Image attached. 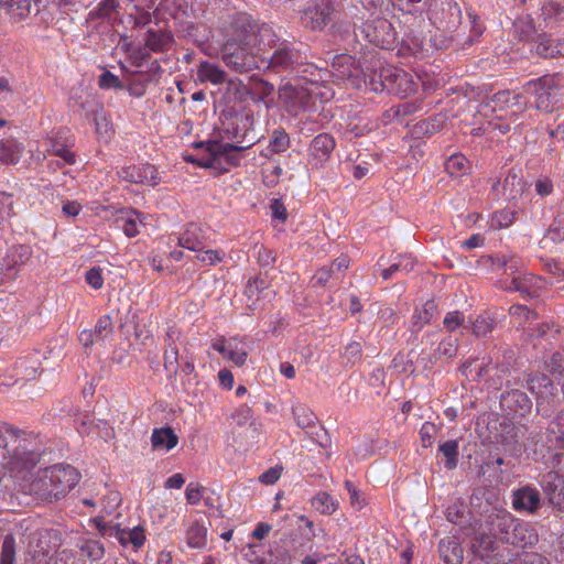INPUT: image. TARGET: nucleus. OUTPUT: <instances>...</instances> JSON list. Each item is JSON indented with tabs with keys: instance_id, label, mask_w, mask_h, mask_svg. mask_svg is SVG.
Returning <instances> with one entry per match:
<instances>
[{
	"instance_id": "obj_9",
	"label": "nucleus",
	"mask_w": 564,
	"mask_h": 564,
	"mask_svg": "<svg viewBox=\"0 0 564 564\" xmlns=\"http://www.w3.org/2000/svg\"><path fill=\"white\" fill-rule=\"evenodd\" d=\"M336 142L333 135L328 133L317 134L311 142L308 149V164L313 169L321 170L329 161Z\"/></svg>"
},
{
	"instance_id": "obj_3",
	"label": "nucleus",
	"mask_w": 564,
	"mask_h": 564,
	"mask_svg": "<svg viewBox=\"0 0 564 564\" xmlns=\"http://www.w3.org/2000/svg\"><path fill=\"white\" fill-rule=\"evenodd\" d=\"M250 132L247 130L241 141L237 143H220L209 142L207 144V151L209 158L202 162L200 165L205 167H215L221 162H226L229 165L237 166L241 160V153L251 148L254 144V135L249 138Z\"/></svg>"
},
{
	"instance_id": "obj_20",
	"label": "nucleus",
	"mask_w": 564,
	"mask_h": 564,
	"mask_svg": "<svg viewBox=\"0 0 564 564\" xmlns=\"http://www.w3.org/2000/svg\"><path fill=\"white\" fill-rule=\"evenodd\" d=\"M542 488L552 505L561 506L564 501L563 479L555 471H549L543 476Z\"/></svg>"
},
{
	"instance_id": "obj_53",
	"label": "nucleus",
	"mask_w": 564,
	"mask_h": 564,
	"mask_svg": "<svg viewBox=\"0 0 564 564\" xmlns=\"http://www.w3.org/2000/svg\"><path fill=\"white\" fill-rule=\"evenodd\" d=\"M257 259L260 267L264 269L272 268L275 263L274 251L262 246L258 248Z\"/></svg>"
},
{
	"instance_id": "obj_57",
	"label": "nucleus",
	"mask_w": 564,
	"mask_h": 564,
	"mask_svg": "<svg viewBox=\"0 0 564 564\" xmlns=\"http://www.w3.org/2000/svg\"><path fill=\"white\" fill-rule=\"evenodd\" d=\"M267 564H291V555L286 550H271Z\"/></svg>"
},
{
	"instance_id": "obj_7",
	"label": "nucleus",
	"mask_w": 564,
	"mask_h": 564,
	"mask_svg": "<svg viewBox=\"0 0 564 564\" xmlns=\"http://www.w3.org/2000/svg\"><path fill=\"white\" fill-rule=\"evenodd\" d=\"M54 540H57L55 531L44 530L35 533L29 543V554L32 564H50L51 553L55 547Z\"/></svg>"
},
{
	"instance_id": "obj_33",
	"label": "nucleus",
	"mask_w": 564,
	"mask_h": 564,
	"mask_svg": "<svg viewBox=\"0 0 564 564\" xmlns=\"http://www.w3.org/2000/svg\"><path fill=\"white\" fill-rule=\"evenodd\" d=\"M329 17L328 8L310 7L302 13V22L313 30L322 29L327 24Z\"/></svg>"
},
{
	"instance_id": "obj_63",
	"label": "nucleus",
	"mask_w": 564,
	"mask_h": 564,
	"mask_svg": "<svg viewBox=\"0 0 564 564\" xmlns=\"http://www.w3.org/2000/svg\"><path fill=\"white\" fill-rule=\"evenodd\" d=\"M546 271L557 278L564 280V263L557 260H550L545 263Z\"/></svg>"
},
{
	"instance_id": "obj_8",
	"label": "nucleus",
	"mask_w": 564,
	"mask_h": 564,
	"mask_svg": "<svg viewBox=\"0 0 564 564\" xmlns=\"http://www.w3.org/2000/svg\"><path fill=\"white\" fill-rule=\"evenodd\" d=\"M120 180L147 186H156L161 178L154 165L149 163L124 165L118 170Z\"/></svg>"
},
{
	"instance_id": "obj_52",
	"label": "nucleus",
	"mask_w": 564,
	"mask_h": 564,
	"mask_svg": "<svg viewBox=\"0 0 564 564\" xmlns=\"http://www.w3.org/2000/svg\"><path fill=\"white\" fill-rule=\"evenodd\" d=\"M85 281L94 290H100L104 286L102 269L100 267L90 268L85 274Z\"/></svg>"
},
{
	"instance_id": "obj_32",
	"label": "nucleus",
	"mask_w": 564,
	"mask_h": 564,
	"mask_svg": "<svg viewBox=\"0 0 564 564\" xmlns=\"http://www.w3.org/2000/svg\"><path fill=\"white\" fill-rule=\"evenodd\" d=\"M178 443V437L172 427L155 429L151 436V444L154 449H172Z\"/></svg>"
},
{
	"instance_id": "obj_15",
	"label": "nucleus",
	"mask_w": 564,
	"mask_h": 564,
	"mask_svg": "<svg viewBox=\"0 0 564 564\" xmlns=\"http://www.w3.org/2000/svg\"><path fill=\"white\" fill-rule=\"evenodd\" d=\"M540 278L530 273L514 275L510 282L502 285L503 290L519 292L523 297H535L539 295Z\"/></svg>"
},
{
	"instance_id": "obj_61",
	"label": "nucleus",
	"mask_w": 564,
	"mask_h": 564,
	"mask_svg": "<svg viewBox=\"0 0 564 564\" xmlns=\"http://www.w3.org/2000/svg\"><path fill=\"white\" fill-rule=\"evenodd\" d=\"M345 487L348 490L349 496H350V505L354 508L361 509L365 506V500L362 498H360L359 491L356 489V487L349 480L345 481Z\"/></svg>"
},
{
	"instance_id": "obj_59",
	"label": "nucleus",
	"mask_w": 564,
	"mask_h": 564,
	"mask_svg": "<svg viewBox=\"0 0 564 564\" xmlns=\"http://www.w3.org/2000/svg\"><path fill=\"white\" fill-rule=\"evenodd\" d=\"M397 263L400 272L408 274L414 269L416 259L411 254H402L398 257Z\"/></svg>"
},
{
	"instance_id": "obj_19",
	"label": "nucleus",
	"mask_w": 564,
	"mask_h": 564,
	"mask_svg": "<svg viewBox=\"0 0 564 564\" xmlns=\"http://www.w3.org/2000/svg\"><path fill=\"white\" fill-rule=\"evenodd\" d=\"M116 224L130 238L138 236L144 226L141 213L135 209L122 210Z\"/></svg>"
},
{
	"instance_id": "obj_56",
	"label": "nucleus",
	"mask_w": 564,
	"mask_h": 564,
	"mask_svg": "<svg viewBox=\"0 0 564 564\" xmlns=\"http://www.w3.org/2000/svg\"><path fill=\"white\" fill-rule=\"evenodd\" d=\"M99 86L101 88H121V82L118 78V76L113 75L112 73L106 70L99 76Z\"/></svg>"
},
{
	"instance_id": "obj_46",
	"label": "nucleus",
	"mask_w": 564,
	"mask_h": 564,
	"mask_svg": "<svg viewBox=\"0 0 564 564\" xmlns=\"http://www.w3.org/2000/svg\"><path fill=\"white\" fill-rule=\"evenodd\" d=\"M116 535L122 544L132 543L135 547H140L144 543V534L141 529L120 530L118 529Z\"/></svg>"
},
{
	"instance_id": "obj_41",
	"label": "nucleus",
	"mask_w": 564,
	"mask_h": 564,
	"mask_svg": "<svg viewBox=\"0 0 564 564\" xmlns=\"http://www.w3.org/2000/svg\"><path fill=\"white\" fill-rule=\"evenodd\" d=\"M434 304L432 302L425 303L421 308L415 310L412 316V330H420L424 325L429 324L432 319Z\"/></svg>"
},
{
	"instance_id": "obj_25",
	"label": "nucleus",
	"mask_w": 564,
	"mask_h": 564,
	"mask_svg": "<svg viewBox=\"0 0 564 564\" xmlns=\"http://www.w3.org/2000/svg\"><path fill=\"white\" fill-rule=\"evenodd\" d=\"M279 97L294 112L303 108L307 102V94L303 88H296L288 84L280 88Z\"/></svg>"
},
{
	"instance_id": "obj_58",
	"label": "nucleus",
	"mask_w": 564,
	"mask_h": 564,
	"mask_svg": "<svg viewBox=\"0 0 564 564\" xmlns=\"http://www.w3.org/2000/svg\"><path fill=\"white\" fill-rule=\"evenodd\" d=\"M436 429L435 425L431 422H425L421 430L420 436L424 447H429L432 444V438L435 435Z\"/></svg>"
},
{
	"instance_id": "obj_62",
	"label": "nucleus",
	"mask_w": 564,
	"mask_h": 564,
	"mask_svg": "<svg viewBox=\"0 0 564 564\" xmlns=\"http://www.w3.org/2000/svg\"><path fill=\"white\" fill-rule=\"evenodd\" d=\"M17 278V271L12 270L8 264L6 258L0 259V284L11 282Z\"/></svg>"
},
{
	"instance_id": "obj_24",
	"label": "nucleus",
	"mask_w": 564,
	"mask_h": 564,
	"mask_svg": "<svg viewBox=\"0 0 564 564\" xmlns=\"http://www.w3.org/2000/svg\"><path fill=\"white\" fill-rule=\"evenodd\" d=\"M50 469L45 468L41 470L36 478H34L30 484V491L35 495L37 498L43 500L55 499L54 486L53 481H50Z\"/></svg>"
},
{
	"instance_id": "obj_26",
	"label": "nucleus",
	"mask_w": 564,
	"mask_h": 564,
	"mask_svg": "<svg viewBox=\"0 0 564 564\" xmlns=\"http://www.w3.org/2000/svg\"><path fill=\"white\" fill-rule=\"evenodd\" d=\"M495 538L485 527V524H480L479 528L475 531V536L473 539L471 549L473 552L484 557L489 552L494 551Z\"/></svg>"
},
{
	"instance_id": "obj_27",
	"label": "nucleus",
	"mask_w": 564,
	"mask_h": 564,
	"mask_svg": "<svg viewBox=\"0 0 564 564\" xmlns=\"http://www.w3.org/2000/svg\"><path fill=\"white\" fill-rule=\"evenodd\" d=\"M332 67L334 76L340 80L350 79L359 73V66H357L354 58L347 54L337 56Z\"/></svg>"
},
{
	"instance_id": "obj_47",
	"label": "nucleus",
	"mask_w": 564,
	"mask_h": 564,
	"mask_svg": "<svg viewBox=\"0 0 564 564\" xmlns=\"http://www.w3.org/2000/svg\"><path fill=\"white\" fill-rule=\"evenodd\" d=\"M471 332L475 336L481 337L491 333L495 327L494 319L488 315H479L471 322Z\"/></svg>"
},
{
	"instance_id": "obj_43",
	"label": "nucleus",
	"mask_w": 564,
	"mask_h": 564,
	"mask_svg": "<svg viewBox=\"0 0 564 564\" xmlns=\"http://www.w3.org/2000/svg\"><path fill=\"white\" fill-rule=\"evenodd\" d=\"M312 506L323 514H332L337 509V502L325 491L318 492L312 499Z\"/></svg>"
},
{
	"instance_id": "obj_39",
	"label": "nucleus",
	"mask_w": 564,
	"mask_h": 564,
	"mask_svg": "<svg viewBox=\"0 0 564 564\" xmlns=\"http://www.w3.org/2000/svg\"><path fill=\"white\" fill-rule=\"evenodd\" d=\"M186 539L189 546L202 549L207 542V529L195 522L188 528Z\"/></svg>"
},
{
	"instance_id": "obj_10",
	"label": "nucleus",
	"mask_w": 564,
	"mask_h": 564,
	"mask_svg": "<svg viewBox=\"0 0 564 564\" xmlns=\"http://www.w3.org/2000/svg\"><path fill=\"white\" fill-rule=\"evenodd\" d=\"M50 481H53L55 499L65 496L79 481V474L76 468L69 465H55L48 467Z\"/></svg>"
},
{
	"instance_id": "obj_5",
	"label": "nucleus",
	"mask_w": 564,
	"mask_h": 564,
	"mask_svg": "<svg viewBox=\"0 0 564 564\" xmlns=\"http://www.w3.org/2000/svg\"><path fill=\"white\" fill-rule=\"evenodd\" d=\"M22 436L18 441H11L1 456L7 470L17 476L31 471L40 462V455L28 448Z\"/></svg>"
},
{
	"instance_id": "obj_44",
	"label": "nucleus",
	"mask_w": 564,
	"mask_h": 564,
	"mask_svg": "<svg viewBox=\"0 0 564 564\" xmlns=\"http://www.w3.org/2000/svg\"><path fill=\"white\" fill-rule=\"evenodd\" d=\"M15 562V538L7 534L1 545L0 564H14Z\"/></svg>"
},
{
	"instance_id": "obj_54",
	"label": "nucleus",
	"mask_w": 564,
	"mask_h": 564,
	"mask_svg": "<svg viewBox=\"0 0 564 564\" xmlns=\"http://www.w3.org/2000/svg\"><path fill=\"white\" fill-rule=\"evenodd\" d=\"M55 564H85L73 550H61L56 553Z\"/></svg>"
},
{
	"instance_id": "obj_21",
	"label": "nucleus",
	"mask_w": 564,
	"mask_h": 564,
	"mask_svg": "<svg viewBox=\"0 0 564 564\" xmlns=\"http://www.w3.org/2000/svg\"><path fill=\"white\" fill-rule=\"evenodd\" d=\"M24 153V145L17 139L9 137L0 140V162L7 165H15Z\"/></svg>"
},
{
	"instance_id": "obj_40",
	"label": "nucleus",
	"mask_w": 564,
	"mask_h": 564,
	"mask_svg": "<svg viewBox=\"0 0 564 564\" xmlns=\"http://www.w3.org/2000/svg\"><path fill=\"white\" fill-rule=\"evenodd\" d=\"M440 452L445 457V467L448 470L456 468L458 463V441L449 440L440 445Z\"/></svg>"
},
{
	"instance_id": "obj_14",
	"label": "nucleus",
	"mask_w": 564,
	"mask_h": 564,
	"mask_svg": "<svg viewBox=\"0 0 564 564\" xmlns=\"http://www.w3.org/2000/svg\"><path fill=\"white\" fill-rule=\"evenodd\" d=\"M513 519L512 514L505 509L495 510L487 516L484 524L495 539L503 542V536H508L509 530L512 528Z\"/></svg>"
},
{
	"instance_id": "obj_55",
	"label": "nucleus",
	"mask_w": 564,
	"mask_h": 564,
	"mask_svg": "<svg viewBox=\"0 0 564 564\" xmlns=\"http://www.w3.org/2000/svg\"><path fill=\"white\" fill-rule=\"evenodd\" d=\"M197 260H199L200 262L207 264V265H213L217 262H220L221 259H223V256L217 251V250H212V249H208V250H203V247L200 248V251H197Z\"/></svg>"
},
{
	"instance_id": "obj_48",
	"label": "nucleus",
	"mask_w": 564,
	"mask_h": 564,
	"mask_svg": "<svg viewBox=\"0 0 564 564\" xmlns=\"http://www.w3.org/2000/svg\"><path fill=\"white\" fill-rule=\"evenodd\" d=\"M541 14L544 21H562L564 20V7L557 2L549 1L541 8Z\"/></svg>"
},
{
	"instance_id": "obj_30",
	"label": "nucleus",
	"mask_w": 564,
	"mask_h": 564,
	"mask_svg": "<svg viewBox=\"0 0 564 564\" xmlns=\"http://www.w3.org/2000/svg\"><path fill=\"white\" fill-rule=\"evenodd\" d=\"M178 246L192 251H200L203 246V231L196 224L187 225L184 232L178 237Z\"/></svg>"
},
{
	"instance_id": "obj_2",
	"label": "nucleus",
	"mask_w": 564,
	"mask_h": 564,
	"mask_svg": "<svg viewBox=\"0 0 564 564\" xmlns=\"http://www.w3.org/2000/svg\"><path fill=\"white\" fill-rule=\"evenodd\" d=\"M365 84L371 91H387L401 98L408 97L417 88V84L410 74L393 66L381 67L378 74L375 72L373 75L368 76Z\"/></svg>"
},
{
	"instance_id": "obj_11",
	"label": "nucleus",
	"mask_w": 564,
	"mask_h": 564,
	"mask_svg": "<svg viewBox=\"0 0 564 564\" xmlns=\"http://www.w3.org/2000/svg\"><path fill=\"white\" fill-rule=\"evenodd\" d=\"M489 106L494 111L512 108V113L517 115L528 109V102L522 100V94L511 90H500L491 96Z\"/></svg>"
},
{
	"instance_id": "obj_50",
	"label": "nucleus",
	"mask_w": 564,
	"mask_h": 564,
	"mask_svg": "<svg viewBox=\"0 0 564 564\" xmlns=\"http://www.w3.org/2000/svg\"><path fill=\"white\" fill-rule=\"evenodd\" d=\"M252 93L254 99L267 102L273 96L274 86L267 80L258 79L253 83Z\"/></svg>"
},
{
	"instance_id": "obj_12",
	"label": "nucleus",
	"mask_w": 564,
	"mask_h": 564,
	"mask_svg": "<svg viewBox=\"0 0 564 564\" xmlns=\"http://www.w3.org/2000/svg\"><path fill=\"white\" fill-rule=\"evenodd\" d=\"M539 541L538 533L528 523L518 522L513 519L512 528L508 536H503V542L517 547L532 546Z\"/></svg>"
},
{
	"instance_id": "obj_42",
	"label": "nucleus",
	"mask_w": 564,
	"mask_h": 564,
	"mask_svg": "<svg viewBox=\"0 0 564 564\" xmlns=\"http://www.w3.org/2000/svg\"><path fill=\"white\" fill-rule=\"evenodd\" d=\"M212 347L218 352H245L246 349L245 343L237 337L230 339L218 338Z\"/></svg>"
},
{
	"instance_id": "obj_64",
	"label": "nucleus",
	"mask_w": 564,
	"mask_h": 564,
	"mask_svg": "<svg viewBox=\"0 0 564 564\" xmlns=\"http://www.w3.org/2000/svg\"><path fill=\"white\" fill-rule=\"evenodd\" d=\"M519 564H550L545 556L540 553H524Z\"/></svg>"
},
{
	"instance_id": "obj_13",
	"label": "nucleus",
	"mask_w": 564,
	"mask_h": 564,
	"mask_svg": "<svg viewBox=\"0 0 564 564\" xmlns=\"http://www.w3.org/2000/svg\"><path fill=\"white\" fill-rule=\"evenodd\" d=\"M113 333V323L109 315L101 316L94 329H84L79 334V341L85 348L93 346L99 341H104Z\"/></svg>"
},
{
	"instance_id": "obj_17",
	"label": "nucleus",
	"mask_w": 564,
	"mask_h": 564,
	"mask_svg": "<svg viewBox=\"0 0 564 564\" xmlns=\"http://www.w3.org/2000/svg\"><path fill=\"white\" fill-rule=\"evenodd\" d=\"M532 50L544 58L564 56V40L549 34H541L533 42Z\"/></svg>"
},
{
	"instance_id": "obj_29",
	"label": "nucleus",
	"mask_w": 564,
	"mask_h": 564,
	"mask_svg": "<svg viewBox=\"0 0 564 564\" xmlns=\"http://www.w3.org/2000/svg\"><path fill=\"white\" fill-rule=\"evenodd\" d=\"M524 188L523 178L514 170L509 171L502 183L503 196L509 200L517 199L522 196Z\"/></svg>"
},
{
	"instance_id": "obj_31",
	"label": "nucleus",
	"mask_w": 564,
	"mask_h": 564,
	"mask_svg": "<svg viewBox=\"0 0 564 564\" xmlns=\"http://www.w3.org/2000/svg\"><path fill=\"white\" fill-rule=\"evenodd\" d=\"M172 40L173 37L170 32L149 29L144 37V44L152 52H163L169 48Z\"/></svg>"
},
{
	"instance_id": "obj_1",
	"label": "nucleus",
	"mask_w": 564,
	"mask_h": 564,
	"mask_svg": "<svg viewBox=\"0 0 564 564\" xmlns=\"http://www.w3.org/2000/svg\"><path fill=\"white\" fill-rule=\"evenodd\" d=\"M259 33V25L247 13H239L231 20L220 47L221 61L230 70L243 74L260 67Z\"/></svg>"
},
{
	"instance_id": "obj_23",
	"label": "nucleus",
	"mask_w": 564,
	"mask_h": 564,
	"mask_svg": "<svg viewBox=\"0 0 564 564\" xmlns=\"http://www.w3.org/2000/svg\"><path fill=\"white\" fill-rule=\"evenodd\" d=\"M540 507V494L532 488L525 487L514 492L513 508L535 512Z\"/></svg>"
},
{
	"instance_id": "obj_6",
	"label": "nucleus",
	"mask_w": 564,
	"mask_h": 564,
	"mask_svg": "<svg viewBox=\"0 0 564 564\" xmlns=\"http://www.w3.org/2000/svg\"><path fill=\"white\" fill-rule=\"evenodd\" d=\"M362 31L370 43L384 50L392 47L397 40V32L392 23L382 17L367 21Z\"/></svg>"
},
{
	"instance_id": "obj_28",
	"label": "nucleus",
	"mask_w": 564,
	"mask_h": 564,
	"mask_svg": "<svg viewBox=\"0 0 564 564\" xmlns=\"http://www.w3.org/2000/svg\"><path fill=\"white\" fill-rule=\"evenodd\" d=\"M438 551L446 564H462L463 549L455 538L441 540Z\"/></svg>"
},
{
	"instance_id": "obj_35",
	"label": "nucleus",
	"mask_w": 564,
	"mask_h": 564,
	"mask_svg": "<svg viewBox=\"0 0 564 564\" xmlns=\"http://www.w3.org/2000/svg\"><path fill=\"white\" fill-rule=\"evenodd\" d=\"M32 257V248L26 245L13 246L6 254L7 264L18 272Z\"/></svg>"
},
{
	"instance_id": "obj_49",
	"label": "nucleus",
	"mask_w": 564,
	"mask_h": 564,
	"mask_svg": "<svg viewBox=\"0 0 564 564\" xmlns=\"http://www.w3.org/2000/svg\"><path fill=\"white\" fill-rule=\"evenodd\" d=\"M290 147V137L284 130H274L272 132L269 148L273 153H282Z\"/></svg>"
},
{
	"instance_id": "obj_4",
	"label": "nucleus",
	"mask_w": 564,
	"mask_h": 564,
	"mask_svg": "<svg viewBox=\"0 0 564 564\" xmlns=\"http://www.w3.org/2000/svg\"><path fill=\"white\" fill-rule=\"evenodd\" d=\"M561 78L557 74L544 75L536 79L527 82L523 87V94L534 96V107L539 111L549 113L554 110L556 99L554 91L561 88Z\"/></svg>"
},
{
	"instance_id": "obj_16",
	"label": "nucleus",
	"mask_w": 564,
	"mask_h": 564,
	"mask_svg": "<svg viewBox=\"0 0 564 564\" xmlns=\"http://www.w3.org/2000/svg\"><path fill=\"white\" fill-rule=\"evenodd\" d=\"M500 404L514 415L524 416L530 412L532 403L528 395L520 390H511L501 394Z\"/></svg>"
},
{
	"instance_id": "obj_34",
	"label": "nucleus",
	"mask_w": 564,
	"mask_h": 564,
	"mask_svg": "<svg viewBox=\"0 0 564 564\" xmlns=\"http://www.w3.org/2000/svg\"><path fill=\"white\" fill-rule=\"evenodd\" d=\"M36 0H0L7 13L14 20L21 21L29 17L32 11V3Z\"/></svg>"
},
{
	"instance_id": "obj_18",
	"label": "nucleus",
	"mask_w": 564,
	"mask_h": 564,
	"mask_svg": "<svg viewBox=\"0 0 564 564\" xmlns=\"http://www.w3.org/2000/svg\"><path fill=\"white\" fill-rule=\"evenodd\" d=\"M302 63V56L299 52L292 50L288 45H281L275 50L270 58L269 67L273 70L292 69L295 65Z\"/></svg>"
},
{
	"instance_id": "obj_22",
	"label": "nucleus",
	"mask_w": 564,
	"mask_h": 564,
	"mask_svg": "<svg viewBox=\"0 0 564 564\" xmlns=\"http://www.w3.org/2000/svg\"><path fill=\"white\" fill-rule=\"evenodd\" d=\"M226 72L215 63L203 61L197 68V80L199 83H210L213 85H221L227 80Z\"/></svg>"
},
{
	"instance_id": "obj_38",
	"label": "nucleus",
	"mask_w": 564,
	"mask_h": 564,
	"mask_svg": "<svg viewBox=\"0 0 564 564\" xmlns=\"http://www.w3.org/2000/svg\"><path fill=\"white\" fill-rule=\"evenodd\" d=\"M509 312L512 318V323L518 328L524 329L527 326H531L532 322L536 318L535 313L531 312L527 306L520 304L512 305Z\"/></svg>"
},
{
	"instance_id": "obj_45",
	"label": "nucleus",
	"mask_w": 564,
	"mask_h": 564,
	"mask_svg": "<svg viewBox=\"0 0 564 564\" xmlns=\"http://www.w3.org/2000/svg\"><path fill=\"white\" fill-rule=\"evenodd\" d=\"M80 552L91 562H96L104 557L105 547L97 540H87L80 545Z\"/></svg>"
},
{
	"instance_id": "obj_36",
	"label": "nucleus",
	"mask_w": 564,
	"mask_h": 564,
	"mask_svg": "<svg viewBox=\"0 0 564 564\" xmlns=\"http://www.w3.org/2000/svg\"><path fill=\"white\" fill-rule=\"evenodd\" d=\"M43 145L45 147V152L42 154L43 158H45L46 153H47V154H53L58 158H62L64 160V162H66L67 164L75 163V161H76L75 154L73 152H70L64 143H62L53 138H47L43 142Z\"/></svg>"
},
{
	"instance_id": "obj_51",
	"label": "nucleus",
	"mask_w": 564,
	"mask_h": 564,
	"mask_svg": "<svg viewBox=\"0 0 564 564\" xmlns=\"http://www.w3.org/2000/svg\"><path fill=\"white\" fill-rule=\"evenodd\" d=\"M465 323L464 314L459 311L448 312L444 319L443 325L447 332H454Z\"/></svg>"
},
{
	"instance_id": "obj_60",
	"label": "nucleus",
	"mask_w": 564,
	"mask_h": 564,
	"mask_svg": "<svg viewBox=\"0 0 564 564\" xmlns=\"http://www.w3.org/2000/svg\"><path fill=\"white\" fill-rule=\"evenodd\" d=\"M281 473L282 467H271L259 477V480L264 485H273L279 480Z\"/></svg>"
},
{
	"instance_id": "obj_37",
	"label": "nucleus",
	"mask_w": 564,
	"mask_h": 564,
	"mask_svg": "<svg viewBox=\"0 0 564 564\" xmlns=\"http://www.w3.org/2000/svg\"><path fill=\"white\" fill-rule=\"evenodd\" d=\"M445 170L451 176L460 177L469 173L470 164L464 154L455 153L446 160Z\"/></svg>"
}]
</instances>
